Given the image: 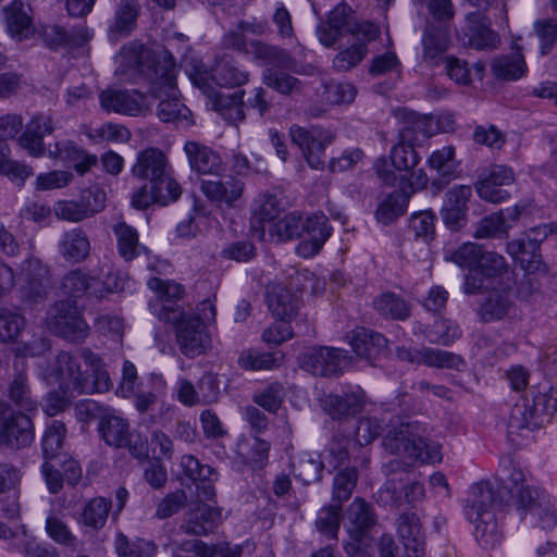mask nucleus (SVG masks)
Here are the masks:
<instances>
[{
    "label": "nucleus",
    "mask_w": 557,
    "mask_h": 557,
    "mask_svg": "<svg viewBox=\"0 0 557 557\" xmlns=\"http://www.w3.org/2000/svg\"><path fill=\"white\" fill-rule=\"evenodd\" d=\"M546 497L547 494L544 491L532 484L516 488L511 493L512 506L521 519L528 513H534Z\"/></svg>",
    "instance_id": "38"
},
{
    "label": "nucleus",
    "mask_w": 557,
    "mask_h": 557,
    "mask_svg": "<svg viewBox=\"0 0 557 557\" xmlns=\"http://www.w3.org/2000/svg\"><path fill=\"white\" fill-rule=\"evenodd\" d=\"M401 121L398 138L407 143L419 145L435 133L433 119L412 111L398 112Z\"/></svg>",
    "instance_id": "24"
},
{
    "label": "nucleus",
    "mask_w": 557,
    "mask_h": 557,
    "mask_svg": "<svg viewBox=\"0 0 557 557\" xmlns=\"http://www.w3.org/2000/svg\"><path fill=\"white\" fill-rule=\"evenodd\" d=\"M510 223H506L505 213L503 211L495 212L483 218L475 227L473 236L478 239L493 238L506 236Z\"/></svg>",
    "instance_id": "48"
},
{
    "label": "nucleus",
    "mask_w": 557,
    "mask_h": 557,
    "mask_svg": "<svg viewBox=\"0 0 557 557\" xmlns=\"http://www.w3.org/2000/svg\"><path fill=\"white\" fill-rule=\"evenodd\" d=\"M50 325L60 336L71 342L85 339L89 332L78 308L67 300L55 304L50 313Z\"/></svg>",
    "instance_id": "12"
},
{
    "label": "nucleus",
    "mask_w": 557,
    "mask_h": 557,
    "mask_svg": "<svg viewBox=\"0 0 557 557\" xmlns=\"http://www.w3.org/2000/svg\"><path fill=\"white\" fill-rule=\"evenodd\" d=\"M245 183L234 175H225L219 180H203L200 184L202 194L220 207H236L245 193Z\"/></svg>",
    "instance_id": "13"
},
{
    "label": "nucleus",
    "mask_w": 557,
    "mask_h": 557,
    "mask_svg": "<svg viewBox=\"0 0 557 557\" xmlns=\"http://www.w3.org/2000/svg\"><path fill=\"white\" fill-rule=\"evenodd\" d=\"M111 508V502L97 497L91 499L84 508L83 522L94 529H100L104 525Z\"/></svg>",
    "instance_id": "59"
},
{
    "label": "nucleus",
    "mask_w": 557,
    "mask_h": 557,
    "mask_svg": "<svg viewBox=\"0 0 557 557\" xmlns=\"http://www.w3.org/2000/svg\"><path fill=\"white\" fill-rule=\"evenodd\" d=\"M96 284V277L89 276L81 270H72L64 275L61 288L64 295L78 298L94 288Z\"/></svg>",
    "instance_id": "51"
},
{
    "label": "nucleus",
    "mask_w": 557,
    "mask_h": 557,
    "mask_svg": "<svg viewBox=\"0 0 557 557\" xmlns=\"http://www.w3.org/2000/svg\"><path fill=\"white\" fill-rule=\"evenodd\" d=\"M66 434V425L59 420H54L47 425L41 440V450L45 460L60 459L65 455L63 448Z\"/></svg>",
    "instance_id": "34"
},
{
    "label": "nucleus",
    "mask_w": 557,
    "mask_h": 557,
    "mask_svg": "<svg viewBox=\"0 0 557 557\" xmlns=\"http://www.w3.org/2000/svg\"><path fill=\"white\" fill-rule=\"evenodd\" d=\"M347 530L352 540L360 543L367 532L376 523L373 507L364 499L357 497L347 509Z\"/></svg>",
    "instance_id": "26"
},
{
    "label": "nucleus",
    "mask_w": 557,
    "mask_h": 557,
    "mask_svg": "<svg viewBox=\"0 0 557 557\" xmlns=\"http://www.w3.org/2000/svg\"><path fill=\"white\" fill-rule=\"evenodd\" d=\"M54 129L53 121L50 116H34L26 125L25 131L18 137L20 147L25 149L29 156L38 158L46 153L44 137L51 134Z\"/></svg>",
    "instance_id": "21"
},
{
    "label": "nucleus",
    "mask_w": 557,
    "mask_h": 557,
    "mask_svg": "<svg viewBox=\"0 0 557 557\" xmlns=\"http://www.w3.org/2000/svg\"><path fill=\"white\" fill-rule=\"evenodd\" d=\"M85 134L95 143H126L131 138V133L125 126L112 122L103 123L97 127H89Z\"/></svg>",
    "instance_id": "52"
},
{
    "label": "nucleus",
    "mask_w": 557,
    "mask_h": 557,
    "mask_svg": "<svg viewBox=\"0 0 557 557\" xmlns=\"http://www.w3.org/2000/svg\"><path fill=\"white\" fill-rule=\"evenodd\" d=\"M8 33L17 40H23L32 34L33 18L29 4L22 0H13L2 9Z\"/></svg>",
    "instance_id": "27"
},
{
    "label": "nucleus",
    "mask_w": 557,
    "mask_h": 557,
    "mask_svg": "<svg viewBox=\"0 0 557 557\" xmlns=\"http://www.w3.org/2000/svg\"><path fill=\"white\" fill-rule=\"evenodd\" d=\"M483 249L481 246L473 243H466L454 251H448L445 259L453 261L461 268H478L480 259L482 258Z\"/></svg>",
    "instance_id": "61"
},
{
    "label": "nucleus",
    "mask_w": 557,
    "mask_h": 557,
    "mask_svg": "<svg viewBox=\"0 0 557 557\" xmlns=\"http://www.w3.org/2000/svg\"><path fill=\"white\" fill-rule=\"evenodd\" d=\"M449 44V27H437L434 23H428L422 37L423 60L430 65L441 62Z\"/></svg>",
    "instance_id": "29"
},
{
    "label": "nucleus",
    "mask_w": 557,
    "mask_h": 557,
    "mask_svg": "<svg viewBox=\"0 0 557 557\" xmlns=\"http://www.w3.org/2000/svg\"><path fill=\"white\" fill-rule=\"evenodd\" d=\"M358 481L355 466L341 469L333 481V502L342 505L351 496Z\"/></svg>",
    "instance_id": "47"
},
{
    "label": "nucleus",
    "mask_w": 557,
    "mask_h": 557,
    "mask_svg": "<svg viewBox=\"0 0 557 557\" xmlns=\"http://www.w3.org/2000/svg\"><path fill=\"white\" fill-rule=\"evenodd\" d=\"M322 287L319 278L309 271L296 272L286 283L268 286L267 305L272 315L282 322L294 320L301 306L302 293L308 288L317 292Z\"/></svg>",
    "instance_id": "5"
},
{
    "label": "nucleus",
    "mask_w": 557,
    "mask_h": 557,
    "mask_svg": "<svg viewBox=\"0 0 557 557\" xmlns=\"http://www.w3.org/2000/svg\"><path fill=\"white\" fill-rule=\"evenodd\" d=\"M168 170L171 166L165 153L158 148H147L138 153L132 174L154 184Z\"/></svg>",
    "instance_id": "20"
},
{
    "label": "nucleus",
    "mask_w": 557,
    "mask_h": 557,
    "mask_svg": "<svg viewBox=\"0 0 557 557\" xmlns=\"http://www.w3.org/2000/svg\"><path fill=\"white\" fill-rule=\"evenodd\" d=\"M301 216L290 213L269 225V235L272 240L285 242L302 236Z\"/></svg>",
    "instance_id": "42"
},
{
    "label": "nucleus",
    "mask_w": 557,
    "mask_h": 557,
    "mask_svg": "<svg viewBox=\"0 0 557 557\" xmlns=\"http://www.w3.org/2000/svg\"><path fill=\"white\" fill-rule=\"evenodd\" d=\"M113 232L120 256L126 261L136 258L144 248L139 245L137 231L125 222H119L113 226Z\"/></svg>",
    "instance_id": "41"
},
{
    "label": "nucleus",
    "mask_w": 557,
    "mask_h": 557,
    "mask_svg": "<svg viewBox=\"0 0 557 557\" xmlns=\"http://www.w3.org/2000/svg\"><path fill=\"white\" fill-rule=\"evenodd\" d=\"M34 438L35 425L29 414L0 401V448L21 450L30 446Z\"/></svg>",
    "instance_id": "7"
},
{
    "label": "nucleus",
    "mask_w": 557,
    "mask_h": 557,
    "mask_svg": "<svg viewBox=\"0 0 557 557\" xmlns=\"http://www.w3.org/2000/svg\"><path fill=\"white\" fill-rule=\"evenodd\" d=\"M351 357L347 351L331 347H312L300 357L301 367L314 375L332 376L346 370Z\"/></svg>",
    "instance_id": "10"
},
{
    "label": "nucleus",
    "mask_w": 557,
    "mask_h": 557,
    "mask_svg": "<svg viewBox=\"0 0 557 557\" xmlns=\"http://www.w3.org/2000/svg\"><path fill=\"white\" fill-rule=\"evenodd\" d=\"M148 286L156 293V297L149 301V309L159 320L175 325L176 343L181 352L186 357L203 354L211 344L207 327L191 314L182 312L175 305L183 295V287L159 277L150 278Z\"/></svg>",
    "instance_id": "2"
},
{
    "label": "nucleus",
    "mask_w": 557,
    "mask_h": 557,
    "mask_svg": "<svg viewBox=\"0 0 557 557\" xmlns=\"http://www.w3.org/2000/svg\"><path fill=\"white\" fill-rule=\"evenodd\" d=\"M478 269L491 282L503 281L505 276L512 275L505 258L492 251H483Z\"/></svg>",
    "instance_id": "50"
},
{
    "label": "nucleus",
    "mask_w": 557,
    "mask_h": 557,
    "mask_svg": "<svg viewBox=\"0 0 557 557\" xmlns=\"http://www.w3.org/2000/svg\"><path fill=\"white\" fill-rule=\"evenodd\" d=\"M492 69L497 77L506 81H515L524 75L527 65L523 55L517 51L511 55L496 59L492 64Z\"/></svg>",
    "instance_id": "45"
},
{
    "label": "nucleus",
    "mask_w": 557,
    "mask_h": 557,
    "mask_svg": "<svg viewBox=\"0 0 557 557\" xmlns=\"http://www.w3.org/2000/svg\"><path fill=\"white\" fill-rule=\"evenodd\" d=\"M59 251L69 262L76 263L85 260L90 251L88 236L82 228L65 232L59 243Z\"/></svg>",
    "instance_id": "31"
},
{
    "label": "nucleus",
    "mask_w": 557,
    "mask_h": 557,
    "mask_svg": "<svg viewBox=\"0 0 557 557\" xmlns=\"http://www.w3.org/2000/svg\"><path fill=\"white\" fill-rule=\"evenodd\" d=\"M342 505L331 504L322 507L315 519L317 530L329 539L336 540L341 525Z\"/></svg>",
    "instance_id": "46"
},
{
    "label": "nucleus",
    "mask_w": 557,
    "mask_h": 557,
    "mask_svg": "<svg viewBox=\"0 0 557 557\" xmlns=\"http://www.w3.org/2000/svg\"><path fill=\"white\" fill-rule=\"evenodd\" d=\"M138 13L139 4L137 0H121L110 32L128 35L136 26Z\"/></svg>",
    "instance_id": "43"
},
{
    "label": "nucleus",
    "mask_w": 557,
    "mask_h": 557,
    "mask_svg": "<svg viewBox=\"0 0 557 557\" xmlns=\"http://www.w3.org/2000/svg\"><path fill=\"white\" fill-rule=\"evenodd\" d=\"M472 195L470 186L459 185L446 193L442 209L444 223L454 231L462 227L467 219L468 201Z\"/></svg>",
    "instance_id": "19"
},
{
    "label": "nucleus",
    "mask_w": 557,
    "mask_h": 557,
    "mask_svg": "<svg viewBox=\"0 0 557 557\" xmlns=\"http://www.w3.org/2000/svg\"><path fill=\"white\" fill-rule=\"evenodd\" d=\"M270 444L259 437L239 444L238 454L243 460L253 467H262L268 459Z\"/></svg>",
    "instance_id": "57"
},
{
    "label": "nucleus",
    "mask_w": 557,
    "mask_h": 557,
    "mask_svg": "<svg viewBox=\"0 0 557 557\" xmlns=\"http://www.w3.org/2000/svg\"><path fill=\"white\" fill-rule=\"evenodd\" d=\"M221 520V511L206 504H195L186 513L181 530L186 534L206 535L211 532Z\"/></svg>",
    "instance_id": "25"
},
{
    "label": "nucleus",
    "mask_w": 557,
    "mask_h": 557,
    "mask_svg": "<svg viewBox=\"0 0 557 557\" xmlns=\"http://www.w3.org/2000/svg\"><path fill=\"white\" fill-rule=\"evenodd\" d=\"M186 73L191 83L207 94L209 98L210 94L218 92L213 88V85H215L214 70H209L201 60H191L186 67Z\"/></svg>",
    "instance_id": "56"
},
{
    "label": "nucleus",
    "mask_w": 557,
    "mask_h": 557,
    "mask_svg": "<svg viewBox=\"0 0 557 557\" xmlns=\"http://www.w3.org/2000/svg\"><path fill=\"white\" fill-rule=\"evenodd\" d=\"M350 441L346 437L335 438L326 449L325 461L333 469H343L349 467V446Z\"/></svg>",
    "instance_id": "64"
},
{
    "label": "nucleus",
    "mask_w": 557,
    "mask_h": 557,
    "mask_svg": "<svg viewBox=\"0 0 557 557\" xmlns=\"http://www.w3.org/2000/svg\"><path fill=\"white\" fill-rule=\"evenodd\" d=\"M263 83L281 95H292L301 90V82L282 71L267 70L263 74Z\"/></svg>",
    "instance_id": "54"
},
{
    "label": "nucleus",
    "mask_w": 557,
    "mask_h": 557,
    "mask_svg": "<svg viewBox=\"0 0 557 557\" xmlns=\"http://www.w3.org/2000/svg\"><path fill=\"white\" fill-rule=\"evenodd\" d=\"M496 475L510 494L513 490H519L530 484L522 468L510 456L500 458Z\"/></svg>",
    "instance_id": "40"
},
{
    "label": "nucleus",
    "mask_w": 557,
    "mask_h": 557,
    "mask_svg": "<svg viewBox=\"0 0 557 557\" xmlns=\"http://www.w3.org/2000/svg\"><path fill=\"white\" fill-rule=\"evenodd\" d=\"M330 25L339 34H351L357 39L364 38L366 40H374L380 34L379 27L371 22H356L354 21L352 11L346 4H338L335 7L327 21Z\"/></svg>",
    "instance_id": "16"
},
{
    "label": "nucleus",
    "mask_w": 557,
    "mask_h": 557,
    "mask_svg": "<svg viewBox=\"0 0 557 557\" xmlns=\"http://www.w3.org/2000/svg\"><path fill=\"white\" fill-rule=\"evenodd\" d=\"M347 338L355 354L368 360L375 359L387 344V339L382 334L364 327L352 330Z\"/></svg>",
    "instance_id": "28"
},
{
    "label": "nucleus",
    "mask_w": 557,
    "mask_h": 557,
    "mask_svg": "<svg viewBox=\"0 0 557 557\" xmlns=\"http://www.w3.org/2000/svg\"><path fill=\"white\" fill-rule=\"evenodd\" d=\"M550 414L546 396L540 394L532 400L523 399L517 403L511 411L509 423L517 428H537L543 425Z\"/></svg>",
    "instance_id": "18"
},
{
    "label": "nucleus",
    "mask_w": 557,
    "mask_h": 557,
    "mask_svg": "<svg viewBox=\"0 0 557 557\" xmlns=\"http://www.w3.org/2000/svg\"><path fill=\"white\" fill-rule=\"evenodd\" d=\"M414 147L416 145L398 138L391 149L388 159L382 156L375 160L374 171L384 184L395 185L397 182L396 171L410 172L419 164L420 157Z\"/></svg>",
    "instance_id": "8"
},
{
    "label": "nucleus",
    "mask_w": 557,
    "mask_h": 557,
    "mask_svg": "<svg viewBox=\"0 0 557 557\" xmlns=\"http://www.w3.org/2000/svg\"><path fill=\"white\" fill-rule=\"evenodd\" d=\"M422 364L428 367L459 370L465 363L460 356L438 348L422 347Z\"/></svg>",
    "instance_id": "53"
},
{
    "label": "nucleus",
    "mask_w": 557,
    "mask_h": 557,
    "mask_svg": "<svg viewBox=\"0 0 557 557\" xmlns=\"http://www.w3.org/2000/svg\"><path fill=\"white\" fill-rule=\"evenodd\" d=\"M512 287V275H507L503 281L490 282L486 285V295L476 310L482 322L498 321L511 312L513 308Z\"/></svg>",
    "instance_id": "9"
},
{
    "label": "nucleus",
    "mask_w": 557,
    "mask_h": 557,
    "mask_svg": "<svg viewBox=\"0 0 557 557\" xmlns=\"http://www.w3.org/2000/svg\"><path fill=\"white\" fill-rule=\"evenodd\" d=\"M249 74L231 62H219L214 69V84L221 87L242 86L248 82Z\"/></svg>",
    "instance_id": "55"
},
{
    "label": "nucleus",
    "mask_w": 557,
    "mask_h": 557,
    "mask_svg": "<svg viewBox=\"0 0 557 557\" xmlns=\"http://www.w3.org/2000/svg\"><path fill=\"white\" fill-rule=\"evenodd\" d=\"M292 141L299 147L308 165L314 170L324 166V149L333 140V135L324 129H306L298 125L289 128Z\"/></svg>",
    "instance_id": "11"
},
{
    "label": "nucleus",
    "mask_w": 557,
    "mask_h": 557,
    "mask_svg": "<svg viewBox=\"0 0 557 557\" xmlns=\"http://www.w3.org/2000/svg\"><path fill=\"white\" fill-rule=\"evenodd\" d=\"M302 239L298 244L296 251L304 258L315 256L331 236L332 227L329 224L326 215L314 213L302 221Z\"/></svg>",
    "instance_id": "15"
},
{
    "label": "nucleus",
    "mask_w": 557,
    "mask_h": 557,
    "mask_svg": "<svg viewBox=\"0 0 557 557\" xmlns=\"http://www.w3.org/2000/svg\"><path fill=\"white\" fill-rule=\"evenodd\" d=\"M324 468L323 461L311 455L302 456L294 466L295 475L305 484L318 482Z\"/></svg>",
    "instance_id": "62"
},
{
    "label": "nucleus",
    "mask_w": 557,
    "mask_h": 557,
    "mask_svg": "<svg viewBox=\"0 0 557 557\" xmlns=\"http://www.w3.org/2000/svg\"><path fill=\"white\" fill-rule=\"evenodd\" d=\"M373 305L380 314L394 320H405L410 314L407 301L394 293L382 294Z\"/></svg>",
    "instance_id": "44"
},
{
    "label": "nucleus",
    "mask_w": 557,
    "mask_h": 557,
    "mask_svg": "<svg viewBox=\"0 0 557 557\" xmlns=\"http://www.w3.org/2000/svg\"><path fill=\"white\" fill-rule=\"evenodd\" d=\"M184 151L194 172L203 175H214L223 171V162L220 154L211 148L190 140L185 143Z\"/></svg>",
    "instance_id": "23"
},
{
    "label": "nucleus",
    "mask_w": 557,
    "mask_h": 557,
    "mask_svg": "<svg viewBox=\"0 0 557 557\" xmlns=\"http://www.w3.org/2000/svg\"><path fill=\"white\" fill-rule=\"evenodd\" d=\"M285 398V389L278 382L271 383L255 393L252 400L269 412L275 413Z\"/></svg>",
    "instance_id": "58"
},
{
    "label": "nucleus",
    "mask_w": 557,
    "mask_h": 557,
    "mask_svg": "<svg viewBox=\"0 0 557 557\" xmlns=\"http://www.w3.org/2000/svg\"><path fill=\"white\" fill-rule=\"evenodd\" d=\"M115 548L120 557H152L156 546L144 540L129 542L128 539L119 534L115 541Z\"/></svg>",
    "instance_id": "60"
},
{
    "label": "nucleus",
    "mask_w": 557,
    "mask_h": 557,
    "mask_svg": "<svg viewBox=\"0 0 557 557\" xmlns=\"http://www.w3.org/2000/svg\"><path fill=\"white\" fill-rule=\"evenodd\" d=\"M123 72L132 70L143 75L150 84V94L160 98L157 114L162 122H174L186 117L187 108L178 98L176 87L175 63L166 52L154 54L143 45L131 44L123 47L120 53Z\"/></svg>",
    "instance_id": "1"
},
{
    "label": "nucleus",
    "mask_w": 557,
    "mask_h": 557,
    "mask_svg": "<svg viewBox=\"0 0 557 557\" xmlns=\"http://www.w3.org/2000/svg\"><path fill=\"white\" fill-rule=\"evenodd\" d=\"M99 98L107 112L138 116L145 115L150 108L147 97L136 91L107 89Z\"/></svg>",
    "instance_id": "14"
},
{
    "label": "nucleus",
    "mask_w": 557,
    "mask_h": 557,
    "mask_svg": "<svg viewBox=\"0 0 557 557\" xmlns=\"http://www.w3.org/2000/svg\"><path fill=\"white\" fill-rule=\"evenodd\" d=\"M425 434L426 429L417 421L400 422L386 433L383 446L405 460L404 470L416 461L437 462L441 460L440 446L428 441Z\"/></svg>",
    "instance_id": "4"
},
{
    "label": "nucleus",
    "mask_w": 557,
    "mask_h": 557,
    "mask_svg": "<svg viewBox=\"0 0 557 557\" xmlns=\"http://www.w3.org/2000/svg\"><path fill=\"white\" fill-rule=\"evenodd\" d=\"M366 398L361 391L344 395H327L324 399L326 412L334 419H342L360 412Z\"/></svg>",
    "instance_id": "30"
},
{
    "label": "nucleus",
    "mask_w": 557,
    "mask_h": 557,
    "mask_svg": "<svg viewBox=\"0 0 557 557\" xmlns=\"http://www.w3.org/2000/svg\"><path fill=\"white\" fill-rule=\"evenodd\" d=\"M210 102L212 108L228 123H237L245 117L244 91H235L232 95L212 92Z\"/></svg>",
    "instance_id": "33"
},
{
    "label": "nucleus",
    "mask_w": 557,
    "mask_h": 557,
    "mask_svg": "<svg viewBox=\"0 0 557 557\" xmlns=\"http://www.w3.org/2000/svg\"><path fill=\"white\" fill-rule=\"evenodd\" d=\"M281 212V203L273 194H262L256 200L253 208V216L260 223H273Z\"/></svg>",
    "instance_id": "63"
},
{
    "label": "nucleus",
    "mask_w": 557,
    "mask_h": 557,
    "mask_svg": "<svg viewBox=\"0 0 557 557\" xmlns=\"http://www.w3.org/2000/svg\"><path fill=\"white\" fill-rule=\"evenodd\" d=\"M467 516L475 524V539L485 549H493L500 543L502 535L495 520L494 492L488 483L481 482L472 487Z\"/></svg>",
    "instance_id": "6"
},
{
    "label": "nucleus",
    "mask_w": 557,
    "mask_h": 557,
    "mask_svg": "<svg viewBox=\"0 0 557 557\" xmlns=\"http://www.w3.org/2000/svg\"><path fill=\"white\" fill-rule=\"evenodd\" d=\"M364 38L339 51L333 59V67L338 72H346L357 66L368 53Z\"/></svg>",
    "instance_id": "49"
},
{
    "label": "nucleus",
    "mask_w": 557,
    "mask_h": 557,
    "mask_svg": "<svg viewBox=\"0 0 557 557\" xmlns=\"http://www.w3.org/2000/svg\"><path fill=\"white\" fill-rule=\"evenodd\" d=\"M397 533L408 557H421L424 552V533L416 512H404L397 519Z\"/></svg>",
    "instance_id": "22"
},
{
    "label": "nucleus",
    "mask_w": 557,
    "mask_h": 557,
    "mask_svg": "<svg viewBox=\"0 0 557 557\" xmlns=\"http://www.w3.org/2000/svg\"><path fill=\"white\" fill-rule=\"evenodd\" d=\"M101 197L100 194L96 196V203L92 207L82 203V200H59L54 203V214L60 220L73 223L81 222L100 212Z\"/></svg>",
    "instance_id": "35"
},
{
    "label": "nucleus",
    "mask_w": 557,
    "mask_h": 557,
    "mask_svg": "<svg viewBox=\"0 0 557 557\" xmlns=\"http://www.w3.org/2000/svg\"><path fill=\"white\" fill-rule=\"evenodd\" d=\"M409 202V195L403 189H396L387 195L376 209V219L383 224H388L404 214Z\"/></svg>",
    "instance_id": "39"
},
{
    "label": "nucleus",
    "mask_w": 557,
    "mask_h": 557,
    "mask_svg": "<svg viewBox=\"0 0 557 557\" xmlns=\"http://www.w3.org/2000/svg\"><path fill=\"white\" fill-rule=\"evenodd\" d=\"M357 96V89L350 83L330 82L317 91V97L324 107L351 103Z\"/></svg>",
    "instance_id": "36"
},
{
    "label": "nucleus",
    "mask_w": 557,
    "mask_h": 557,
    "mask_svg": "<svg viewBox=\"0 0 557 557\" xmlns=\"http://www.w3.org/2000/svg\"><path fill=\"white\" fill-rule=\"evenodd\" d=\"M99 432L103 441L113 447H124L129 444L132 436L126 420L114 414L103 416L99 422Z\"/></svg>",
    "instance_id": "32"
},
{
    "label": "nucleus",
    "mask_w": 557,
    "mask_h": 557,
    "mask_svg": "<svg viewBox=\"0 0 557 557\" xmlns=\"http://www.w3.org/2000/svg\"><path fill=\"white\" fill-rule=\"evenodd\" d=\"M539 248L540 245L535 238H518L508 243L507 252L518 259L525 270L533 271L537 270L541 263Z\"/></svg>",
    "instance_id": "37"
},
{
    "label": "nucleus",
    "mask_w": 557,
    "mask_h": 557,
    "mask_svg": "<svg viewBox=\"0 0 557 557\" xmlns=\"http://www.w3.org/2000/svg\"><path fill=\"white\" fill-rule=\"evenodd\" d=\"M499 38L491 29L488 18L481 12H471L466 15V29L462 44L476 50L492 49L497 46Z\"/></svg>",
    "instance_id": "17"
},
{
    "label": "nucleus",
    "mask_w": 557,
    "mask_h": 557,
    "mask_svg": "<svg viewBox=\"0 0 557 557\" xmlns=\"http://www.w3.org/2000/svg\"><path fill=\"white\" fill-rule=\"evenodd\" d=\"M41 375L49 384L79 394L103 393L113 386L103 360L87 347L60 351Z\"/></svg>",
    "instance_id": "3"
}]
</instances>
